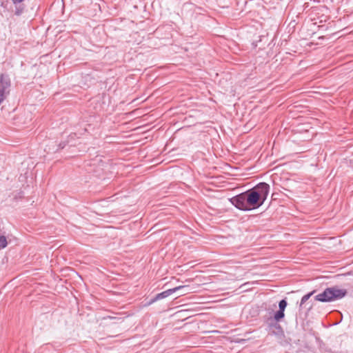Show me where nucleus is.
Returning <instances> with one entry per match:
<instances>
[{"label": "nucleus", "instance_id": "1", "mask_svg": "<svg viewBox=\"0 0 353 353\" xmlns=\"http://www.w3.org/2000/svg\"><path fill=\"white\" fill-rule=\"evenodd\" d=\"M270 188V185L268 183L261 182L254 188L248 190L254 210L259 208L264 203L269 194Z\"/></svg>", "mask_w": 353, "mask_h": 353}, {"label": "nucleus", "instance_id": "2", "mask_svg": "<svg viewBox=\"0 0 353 353\" xmlns=\"http://www.w3.org/2000/svg\"><path fill=\"white\" fill-rule=\"evenodd\" d=\"M347 294V290L337 287L327 288L325 290L314 296L316 301L321 302H331L341 299Z\"/></svg>", "mask_w": 353, "mask_h": 353}, {"label": "nucleus", "instance_id": "3", "mask_svg": "<svg viewBox=\"0 0 353 353\" xmlns=\"http://www.w3.org/2000/svg\"><path fill=\"white\" fill-rule=\"evenodd\" d=\"M230 201L240 210L250 211L254 210L248 190L232 197L230 199Z\"/></svg>", "mask_w": 353, "mask_h": 353}, {"label": "nucleus", "instance_id": "4", "mask_svg": "<svg viewBox=\"0 0 353 353\" xmlns=\"http://www.w3.org/2000/svg\"><path fill=\"white\" fill-rule=\"evenodd\" d=\"M10 79L7 74H0V105L10 94Z\"/></svg>", "mask_w": 353, "mask_h": 353}, {"label": "nucleus", "instance_id": "5", "mask_svg": "<svg viewBox=\"0 0 353 353\" xmlns=\"http://www.w3.org/2000/svg\"><path fill=\"white\" fill-rule=\"evenodd\" d=\"M188 288H189L188 285H179V286L175 287L174 288L163 291L161 293L157 294L154 297L151 299L148 302V305H151L159 300L167 298L168 296L172 294L174 292H176L179 290H185V289H188Z\"/></svg>", "mask_w": 353, "mask_h": 353}, {"label": "nucleus", "instance_id": "6", "mask_svg": "<svg viewBox=\"0 0 353 353\" xmlns=\"http://www.w3.org/2000/svg\"><path fill=\"white\" fill-rule=\"evenodd\" d=\"M279 321H272L270 323L269 326L272 330V334L278 336L283 335V330Z\"/></svg>", "mask_w": 353, "mask_h": 353}, {"label": "nucleus", "instance_id": "7", "mask_svg": "<svg viewBox=\"0 0 353 353\" xmlns=\"http://www.w3.org/2000/svg\"><path fill=\"white\" fill-rule=\"evenodd\" d=\"M315 293V290H313L307 294L304 295L301 300L299 307L300 308L302 307V305Z\"/></svg>", "mask_w": 353, "mask_h": 353}, {"label": "nucleus", "instance_id": "8", "mask_svg": "<svg viewBox=\"0 0 353 353\" xmlns=\"http://www.w3.org/2000/svg\"><path fill=\"white\" fill-rule=\"evenodd\" d=\"M285 316V313H284V311L283 310H279L277 312H276V313L274 314V321H281L282 319H283Z\"/></svg>", "mask_w": 353, "mask_h": 353}, {"label": "nucleus", "instance_id": "9", "mask_svg": "<svg viewBox=\"0 0 353 353\" xmlns=\"http://www.w3.org/2000/svg\"><path fill=\"white\" fill-rule=\"evenodd\" d=\"M8 245L6 238L3 235H0V250L5 248Z\"/></svg>", "mask_w": 353, "mask_h": 353}, {"label": "nucleus", "instance_id": "10", "mask_svg": "<svg viewBox=\"0 0 353 353\" xmlns=\"http://www.w3.org/2000/svg\"><path fill=\"white\" fill-rule=\"evenodd\" d=\"M288 305V303L285 299H282L279 303V310H281L285 311V309Z\"/></svg>", "mask_w": 353, "mask_h": 353}, {"label": "nucleus", "instance_id": "11", "mask_svg": "<svg viewBox=\"0 0 353 353\" xmlns=\"http://www.w3.org/2000/svg\"><path fill=\"white\" fill-rule=\"evenodd\" d=\"M14 4L21 3L23 0H11Z\"/></svg>", "mask_w": 353, "mask_h": 353}, {"label": "nucleus", "instance_id": "12", "mask_svg": "<svg viewBox=\"0 0 353 353\" xmlns=\"http://www.w3.org/2000/svg\"><path fill=\"white\" fill-rule=\"evenodd\" d=\"M21 13V10H19V9H17V10L15 11V14L17 15H20Z\"/></svg>", "mask_w": 353, "mask_h": 353}, {"label": "nucleus", "instance_id": "13", "mask_svg": "<svg viewBox=\"0 0 353 353\" xmlns=\"http://www.w3.org/2000/svg\"><path fill=\"white\" fill-rule=\"evenodd\" d=\"M186 293H188V292H186L185 290H183V294H185Z\"/></svg>", "mask_w": 353, "mask_h": 353}, {"label": "nucleus", "instance_id": "14", "mask_svg": "<svg viewBox=\"0 0 353 353\" xmlns=\"http://www.w3.org/2000/svg\"><path fill=\"white\" fill-rule=\"evenodd\" d=\"M59 146L61 148H64V145H61V144L59 145Z\"/></svg>", "mask_w": 353, "mask_h": 353}]
</instances>
